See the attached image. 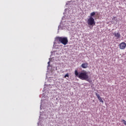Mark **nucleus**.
I'll return each instance as SVG.
<instances>
[{
	"label": "nucleus",
	"mask_w": 126,
	"mask_h": 126,
	"mask_svg": "<svg viewBox=\"0 0 126 126\" xmlns=\"http://www.w3.org/2000/svg\"><path fill=\"white\" fill-rule=\"evenodd\" d=\"M55 40L57 42H58L59 44H63L65 46V45H67L68 43V39L66 37H60L57 36L56 37Z\"/></svg>",
	"instance_id": "obj_1"
},
{
	"label": "nucleus",
	"mask_w": 126,
	"mask_h": 126,
	"mask_svg": "<svg viewBox=\"0 0 126 126\" xmlns=\"http://www.w3.org/2000/svg\"><path fill=\"white\" fill-rule=\"evenodd\" d=\"M78 78L81 80H86V81H89V77L88 76V73L86 71L81 72L78 75Z\"/></svg>",
	"instance_id": "obj_2"
},
{
	"label": "nucleus",
	"mask_w": 126,
	"mask_h": 126,
	"mask_svg": "<svg viewBox=\"0 0 126 126\" xmlns=\"http://www.w3.org/2000/svg\"><path fill=\"white\" fill-rule=\"evenodd\" d=\"M88 24L91 26H92V25H95V20H94V18H93V17L90 16L88 19Z\"/></svg>",
	"instance_id": "obj_3"
},
{
	"label": "nucleus",
	"mask_w": 126,
	"mask_h": 126,
	"mask_svg": "<svg viewBox=\"0 0 126 126\" xmlns=\"http://www.w3.org/2000/svg\"><path fill=\"white\" fill-rule=\"evenodd\" d=\"M119 48L121 50H125L126 48V43L125 42H122L119 44Z\"/></svg>",
	"instance_id": "obj_4"
},
{
	"label": "nucleus",
	"mask_w": 126,
	"mask_h": 126,
	"mask_svg": "<svg viewBox=\"0 0 126 126\" xmlns=\"http://www.w3.org/2000/svg\"><path fill=\"white\" fill-rule=\"evenodd\" d=\"M95 95L97 96V99H98V100H99V102H100L101 103H104V101H103V99H102L101 96H100V94H99L95 93Z\"/></svg>",
	"instance_id": "obj_5"
},
{
	"label": "nucleus",
	"mask_w": 126,
	"mask_h": 126,
	"mask_svg": "<svg viewBox=\"0 0 126 126\" xmlns=\"http://www.w3.org/2000/svg\"><path fill=\"white\" fill-rule=\"evenodd\" d=\"M81 66L82 67V68H87L88 67V63H84L81 64Z\"/></svg>",
	"instance_id": "obj_6"
},
{
	"label": "nucleus",
	"mask_w": 126,
	"mask_h": 126,
	"mask_svg": "<svg viewBox=\"0 0 126 126\" xmlns=\"http://www.w3.org/2000/svg\"><path fill=\"white\" fill-rule=\"evenodd\" d=\"M115 37H116L117 39H119L121 37V34L119 32L114 33Z\"/></svg>",
	"instance_id": "obj_7"
},
{
	"label": "nucleus",
	"mask_w": 126,
	"mask_h": 126,
	"mask_svg": "<svg viewBox=\"0 0 126 126\" xmlns=\"http://www.w3.org/2000/svg\"><path fill=\"white\" fill-rule=\"evenodd\" d=\"M75 75H76V76H78V75H79L78 74V71H77V70H75Z\"/></svg>",
	"instance_id": "obj_8"
},
{
	"label": "nucleus",
	"mask_w": 126,
	"mask_h": 126,
	"mask_svg": "<svg viewBox=\"0 0 126 126\" xmlns=\"http://www.w3.org/2000/svg\"><path fill=\"white\" fill-rule=\"evenodd\" d=\"M112 20L113 21H118V19H117V17H113Z\"/></svg>",
	"instance_id": "obj_9"
},
{
	"label": "nucleus",
	"mask_w": 126,
	"mask_h": 126,
	"mask_svg": "<svg viewBox=\"0 0 126 126\" xmlns=\"http://www.w3.org/2000/svg\"><path fill=\"white\" fill-rule=\"evenodd\" d=\"M95 12H93L91 13V16L92 17V16H94V15H95Z\"/></svg>",
	"instance_id": "obj_10"
},
{
	"label": "nucleus",
	"mask_w": 126,
	"mask_h": 126,
	"mask_svg": "<svg viewBox=\"0 0 126 126\" xmlns=\"http://www.w3.org/2000/svg\"><path fill=\"white\" fill-rule=\"evenodd\" d=\"M69 76V75H68V73H67L65 75H64V77L65 78V77H68Z\"/></svg>",
	"instance_id": "obj_11"
},
{
	"label": "nucleus",
	"mask_w": 126,
	"mask_h": 126,
	"mask_svg": "<svg viewBox=\"0 0 126 126\" xmlns=\"http://www.w3.org/2000/svg\"><path fill=\"white\" fill-rule=\"evenodd\" d=\"M48 63V65H50V62H49Z\"/></svg>",
	"instance_id": "obj_12"
}]
</instances>
